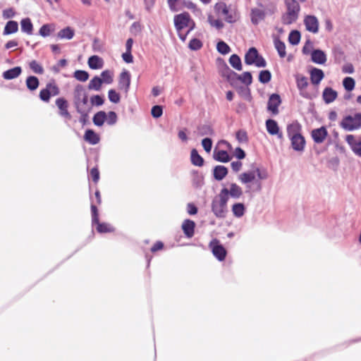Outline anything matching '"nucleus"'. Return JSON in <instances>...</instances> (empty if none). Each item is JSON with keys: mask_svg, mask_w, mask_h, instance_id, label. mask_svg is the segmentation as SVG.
<instances>
[{"mask_svg": "<svg viewBox=\"0 0 361 361\" xmlns=\"http://www.w3.org/2000/svg\"><path fill=\"white\" fill-rule=\"evenodd\" d=\"M267 178L268 173L265 169L261 170L252 164V169L240 174L238 180L246 185L245 192H259L262 188L260 180H265Z\"/></svg>", "mask_w": 361, "mask_h": 361, "instance_id": "nucleus-1", "label": "nucleus"}, {"mask_svg": "<svg viewBox=\"0 0 361 361\" xmlns=\"http://www.w3.org/2000/svg\"><path fill=\"white\" fill-rule=\"evenodd\" d=\"M257 4L258 7L250 11V20L255 25H257L267 16H271L276 11V4L270 0H257Z\"/></svg>", "mask_w": 361, "mask_h": 361, "instance_id": "nucleus-2", "label": "nucleus"}, {"mask_svg": "<svg viewBox=\"0 0 361 361\" xmlns=\"http://www.w3.org/2000/svg\"><path fill=\"white\" fill-rule=\"evenodd\" d=\"M226 190H221L212 202V212L216 218L224 219L228 213L227 202L228 200L226 197Z\"/></svg>", "mask_w": 361, "mask_h": 361, "instance_id": "nucleus-3", "label": "nucleus"}, {"mask_svg": "<svg viewBox=\"0 0 361 361\" xmlns=\"http://www.w3.org/2000/svg\"><path fill=\"white\" fill-rule=\"evenodd\" d=\"M190 23H191V17L187 12L174 16L175 27L179 38L183 42L186 39V35L183 32V30L187 28L190 25Z\"/></svg>", "mask_w": 361, "mask_h": 361, "instance_id": "nucleus-4", "label": "nucleus"}, {"mask_svg": "<svg viewBox=\"0 0 361 361\" xmlns=\"http://www.w3.org/2000/svg\"><path fill=\"white\" fill-rule=\"evenodd\" d=\"M214 11L217 15L224 16L225 21L228 23H233L238 18L235 11L231 9L226 3L222 1L217 2L214 5Z\"/></svg>", "mask_w": 361, "mask_h": 361, "instance_id": "nucleus-5", "label": "nucleus"}, {"mask_svg": "<svg viewBox=\"0 0 361 361\" xmlns=\"http://www.w3.org/2000/svg\"><path fill=\"white\" fill-rule=\"evenodd\" d=\"M341 127L347 131H353L361 128V113L347 115L340 123Z\"/></svg>", "mask_w": 361, "mask_h": 361, "instance_id": "nucleus-6", "label": "nucleus"}, {"mask_svg": "<svg viewBox=\"0 0 361 361\" xmlns=\"http://www.w3.org/2000/svg\"><path fill=\"white\" fill-rule=\"evenodd\" d=\"M73 102L77 109L89 108L87 106L88 96L82 85H77L73 92Z\"/></svg>", "mask_w": 361, "mask_h": 361, "instance_id": "nucleus-7", "label": "nucleus"}, {"mask_svg": "<svg viewBox=\"0 0 361 361\" xmlns=\"http://www.w3.org/2000/svg\"><path fill=\"white\" fill-rule=\"evenodd\" d=\"M91 212L92 224L97 225L96 229L99 233H111L114 231V228L109 224L99 222L98 210L93 203L91 204Z\"/></svg>", "mask_w": 361, "mask_h": 361, "instance_id": "nucleus-8", "label": "nucleus"}, {"mask_svg": "<svg viewBox=\"0 0 361 361\" xmlns=\"http://www.w3.org/2000/svg\"><path fill=\"white\" fill-rule=\"evenodd\" d=\"M209 247L211 248L214 257L219 261H223L225 259L227 253L226 250L221 244H220L217 239H213L210 242Z\"/></svg>", "mask_w": 361, "mask_h": 361, "instance_id": "nucleus-9", "label": "nucleus"}, {"mask_svg": "<svg viewBox=\"0 0 361 361\" xmlns=\"http://www.w3.org/2000/svg\"><path fill=\"white\" fill-rule=\"evenodd\" d=\"M295 80L300 95L306 99H312V96L306 91V88L309 84L307 78L302 75H297L295 76Z\"/></svg>", "mask_w": 361, "mask_h": 361, "instance_id": "nucleus-10", "label": "nucleus"}, {"mask_svg": "<svg viewBox=\"0 0 361 361\" xmlns=\"http://www.w3.org/2000/svg\"><path fill=\"white\" fill-rule=\"evenodd\" d=\"M281 104V99L279 94H272L270 95L267 102V110L271 113L272 115L276 116L279 114V106Z\"/></svg>", "mask_w": 361, "mask_h": 361, "instance_id": "nucleus-11", "label": "nucleus"}, {"mask_svg": "<svg viewBox=\"0 0 361 361\" xmlns=\"http://www.w3.org/2000/svg\"><path fill=\"white\" fill-rule=\"evenodd\" d=\"M304 24L306 30L314 34L319 31V21L314 16H307L304 19Z\"/></svg>", "mask_w": 361, "mask_h": 361, "instance_id": "nucleus-12", "label": "nucleus"}, {"mask_svg": "<svg viewBox=\"0 0 361 361\" xmlns=\"http://www.w3.org/2000/svg\"><path fill=\"white\" fill-rule=\"evenodd\" d=\"M130 85V74L128 71H123L119 75L118 87L128 93Z\"/></svg>", "mask_w": 361, "mask_h": 361, "instance_id": "nucleus-13", "label": "nucleus"}, {"mask_svg": "<svg viewBox=\"0 0 361 361\" xmlns=\"http://www.w3.org/2000/svg\"><path fill=\"white\" fill-rule=\"evenodd\" d=\"M267 132L271 135H276L280 140L283 138L282 132L280 131L277 122L273 119H268L266 121Z\"/></svg>", "mask_w": 361, "mask_h": 361, "instance_id": "nucleus-14", "label": "nucleus"}, {"mask_svg": "<svg viewBox=\"0 0 361 361\" xmlns=\"http://www.w3.org/2000/svg\"><path fill=\"white\" fill-rule=\"evenodd\" d=\"M290 140V144L292 148L299 152H302L305 149V139L301 135L298 136H294L293 137L289 138Z\"/></svg>", "mask_w": 361, "mask_h": 361, "instance_id": "nucleus-15", "label": "nucleus"}, {"mask_svg": "<svg viewBox=\"0 0 361 361\" xmlns=\"http://www.w3.org/2000/svg\"><path fill=\"white\" fill-rule=\"evenodd\" d=\"M221 190L226 191V197L228 200L229 199V195L234 199H238L243 195L242 188L236 183H231L229 190L224 188L221 189Z\"/></svg>", "mask_w": 361, "mask_h": 361, "instance_id": "nucleus-16", "label": "nucleus"}, {"mask_svg": "<svg viewBox=\"0 0 361 361\" xmlns=\"http://www.w3.org/2000/svg\"><path fill=\"white\" fill-rule=\"evenodd\" d=\"M312 137L314 142L322 143L326 139L328 133L325 127L322 126L319 128L314 129L312 131Z\"/></svg>", "mask_w": 361, "mask_h": 361, "instance_id": "nucleus-17", "label": "nucleus"}, {"mask_svg": "<svg viewBox=\"0 0 361 361\" xmlns=\"http://www.w3.org/2000/svg\"><path fill=\"white\" fill-rule=\"evenodd\" d=\"M310 80L312 85H318L324 78V71L317 68H312L310 71Z\"/></svg>", "mask_w": 361, "mask_h": 361, "instance_id": "nucleus-18", "label": "nucleus"}, {"mask_svg": "<svg viewBox=\"0 0 361 361\" xmlns=\"http://www.w3.org/2000/svg\"><path fill=\"white\" fill-rule=\"evenodd\" d=\"M56 105L59 109V114L65 118L70 119L71 118L68 111V102L63 97L58 98L56 100Z\"/></svg>", "mask_w": 361, "mask_h": 361, "instance_id": "nucleus-19", "label": "nucleus"}, {"mask_svg": "<svg viewBox=\"0 0 361 361\" xmlns=\"http://www.w3.org/2000/svg\"><path fill=\"white\" fill-rule=\"evenodd\" d=\"M287 135L288 138L294 136L301 135L302 126L298 121H294L287 126Z\"/></svg>", "mask_w": 361, "mask_h": 361, "instance_id": "nucleus-20", "label": "nucleus"}, {"mask_svg": "<svg viewBox=\"0 0 361 361\" xmlns=\"http://www.w3.org/2000/svg\"><path fill=\"white\" fill-rule=\"evenodd\" d=\"M312 61L317 64H324L326 61V55L321 49H314L311 53Z\"/></svg>", "mask_w": 361, "mask_h": 361, "instance_id": "nucleus-21", "label": "nucleus"}, {"mask_svg": "<svg viewBox=\"0 0 361 361\" xmlns=\"http://www.w3.org/2000/svg\"><path fill=\"white\" fill-rule=\"evenodd\" d=\"M338 94L336 90L330 87L324 88L322 97L326 104H330L333 102L337 98Z\"/></svg>", "mask_w": 361, "mask_h": 361, "instance_id": "nucleus-22", "label": "nucleus"}, {"mask_svg": "<svg viewBox=\"0 0 361 361\" xmlns=\"http://www.w3.org/2000/svg\"><path fill=\"white\" fill-rule=\"evenodd\" d=\"M195 227V222L190 219H185L182 224V229L188 238H192L194 235Z\"/></svg>", "mask_w": 361, "mask_h": 361, "instance_id": "nucleus-23", "label": "nucleus"}, {"mask_svg": "<svg viewBox=\"0 0 361 361\" xmlns=\"http://www.w3.org/2000/svg\"><path fill=\"white\" fill-rule=\"evenodd\" d=\"M213 158L219 162L226 163L231 160V157L226 150L214 149Z\"/></svg>", "mask_w": 361, "mask_h": 361, "instance_id": "nucleus-24", "label": "nucleus"}, {"mask_svg": "<svg viewBox=\"0 0 361 361\" xmlns=\"http://www.w3.org/2000/svg\"><path fill=\"white\" fill-rule=\"evenodd\" d=\"M22 73V68L20 66H16L13 68L4 71L2 74L5 80H13L17 78Z\"/></svg>", "mask_w": 361, "mask_h": 361, "instance_id": "nucleus-25", "label": "nucleus"}, {"mask_svg": "<svg viewBox=\"0 0 361 361\" xmlns=\"http://www.w3.org/2000/svg\"><path fill=\"white\" fill-rule=\"evenodd\" d=\"M87 63L91 69L96 70L103 67L104 61L99 56L93 55L88 59Z\"/></svg>", "mask_w": 361, "mask_h": 361, "instance_id": "nucleus-26", "label": "nucleus"}, {"mask_svg": "<svg viewBox=\"0 0 361 361\" xmlns=\"http://www.w3.org/2000/svg\"><path fill=\"white\" fill-rule=\"evenodd\" d=\"M259 53L256 48L251 47L245 55V63L247 65H252L257 59Z\"/></svg>", "mask_w": 361, "mask_h": 361, "instance_id": "nucleus-27", "label": "nucleus"}, {"mask_svg": "<svg viewBox=\"0 0 361 361\" xmlns=\"http://www.w3.org/2000/svg\"><path fill=\"white\" fill-rule=\"evenodd\" d=\"M84 138L90 145H97L99 142V135L91 129H87L85 131Z\"/></svg>", "mask_w": 361, "mask_h": 361, "instance_id": "nucleus-28", "label": "nucleus"}, {"mask_svg": "<svg viewBox=\"0 0 361 361\" xmlns=\"http://www.w3.org/2000/svg\"><path fill=\"white\" fill-rule=\"evenodd\" d=\"M228 174V169L226 166L219 165L214 169V177L216 180H223Z\"/></svg>", "mask_w": 361, "mask_h": 361, "instance_id": "nucleus-29", "label": "nucleus"}, {"mask_svg": "<svg viewBox=\"0 0 361 361\" xmlns=\"http://www.w3.org/2000/svg\"><path fill=\"white\" fill-rule=\"evenodd\" d=\"M18 30V24L16 21L9 20L6 23L4 30V35H8L16 33Z\"/></svg>", "mask_w": 361, "mask_h": 361, "instance_id": "nucleus-30", "label": "nucleus"}, {"mask_svg": "<svg viewBox=\"0 0 361 361\" xmlns=\"http://www.w3.org/2000/svg\"><path fill=\"white\" fill-rule=\"evenodd\" d=\"M191 163L197 166H202L204 164L203 158L198 154L195 149H192L190 153Z\"/></svg>", "mask_w": 361, "mask_h": 361, "instance_id": "nucleus-31", "label": "nucleus"}, {"mask_svg": "<svg viewBox=\"0 0 361 361\" xmlns=\"http://www.w3.org/2000/svg\"><path fill=\"white\" fill-rule=\"evenodd\" d=\"M274 47L278 51L281 58H284L286 56V44L283 42L281 41L278 37L274 40Z\"/></svg>", "mask_w": 361, "mask_h": 361, "instance_id": "nucleus-32", "label": "nucleus"}, {"mask_svg": "<svg viewBox=\"0 0 361 361\" xmlns=\"http://www.w3.org/2000/svg\"><path fill=\"white\" fill-rule=\"evenodd\" d=\"M102 85L101 78L96 75L90 80L87 87L90 90L99 91L102 88Z\"/></svg>", "mask_w": 361, "mask_h": 361, "instance_id": "nucleus-33", "label": "nucleus"}, {"mask_svg": "<svg viewBox=\"0 0 361 361\" xmlns=\"http://www.w3.org/2000/svg\"><path fill=\"white\" fill-rule=\"evenodd\" d=\"M21 30L27 35H32L33 30V25L30 18H23L20 21Z\"/></svg>", "mask_w": 361, "mask_h": 361, "instance_id": "nucleus-34", "label": "nucleus"}, {"mask_svg": "<svg viewBox=\"0 0 361 361\" xmlns=\"http://www.w3.org/2000/svg\"><path fill=\"white\" fill-rule=\"evenodd\" d=\"M197 133L201 136L213 135L214 134L213 128L209 124H202L198 126Z\"/></svg>", "mask_w": 361, "mask_h": 361, "instance_id": "nucleus-35", "label": "nucleus"}, {"mask_svg": "<svg viewBox=\"0 0 361 361\" xmlns=\"http://www.w3.org/2000/svg\"><path fill=\"white\" fill-rule=\"evenodd\" d=\"M287 6V12L293 13L296 15L299 14L300 5L296 0H286Z\"/></svg>", "mask_w": 361, "mask_h": 361, "instance_id": "nucleus-36", "label": "nucleus"}, {"mask_svg": "<svg viewBox=\"0 0 361 361\" xmlns=\"http://www.w3.org/2000/svg\"><path fill=\"white\" fill-rule=\"evenodd\" d=\"M26 86L30 91H34L37 89L39 85L38 78L36 76H28L25 81Z\"/></svg>", "mask_w": 361, "mask_h": 361, "instance_id": "nucleus-37", "label": "nucleus"}, {"mask_svg": "<svg viewBox=\"0 0 361 361\" xmlns=\"http://www.w3.org/2000/svg\"><path fill=\"white\" fill-rule=\"evenodd\" d=\"M245 212V207L243 203H235L232 206V212L237 218L242 217Z\"/></svg>", "mask_w": 361, "mask_h": 361, "instance_id": "nucleus-38", "label": "nucleus"}, {"mask_svg": "<svg viewBox=\"0 0 361 361\" xmlns=\"http://www.w3.org/2000/svg\"><path fill=\"white\" fill-rule=\"evenodd\" d=\"M192 183L195 188H200L204 184L203 176L197 171H194L192 173Z\"/></svg>", "mask_w": 361, "mask_h": 361, "instance_id": "nucleus-39", "label": "nucleus"}, {"mask_svg": "<svg viewBox=\"0 0 361 361\" xmlns=\"http://www.w3.org/2000/svg\"><path fill=\"white\" fill-rule=\"evenodd\" d=\"M106 118V114L105 111H100L96 113L93 117V123L97 126H102Z\"/></svg>", "mask_w": 361, "mask_h": 361, "instance_id": "nucleus-40", "label": "nucleus"}, {"mask_svg": "<svg viewBox=\"0 0 361 361\" xmlns=\"http://www.w3.org/2000/svg\"><path fill=\"white\" fill-rule=\"evenodd\" d=\"M235 78L245 85H250L252 82V74L248 71L244 72L241 75L237 74V76H235Z\"/></svg>", "mask_w": 361, "mask_h": 361, "instance_id": "nucleus-41", "label": "nucleus"}, {"mask_svg": "<svg viewBox=\"0 0 361 361\" xmlns=\"http://www.w3.org/2000/svg\"><path fill=\"white\" fill-rule=\"evenodd\" d=\"M101 80L102 84H111L114 81V73L110 70H105L101 73Z\"/></svg>", "mask_w": 361, "mask_h": 361, "instance_id": "nucleus-42", "label": "nucleus"}, {"mask_svg": "<svg viewBox=\"0 0 361 361\" xmlns=\"http://www.w3.org/2000/svg\"><path fill=\"white\" fill-rule=\"evenodd\" d=\"M74 36V30L70 27L62 29L58 33V37L61 39H71Z\"/></svg>", "mask_w": 361, "mask_h": 361, "instance_id": "nucleus-43", "label": "nucleus"}, {"mask_svg": "<svg viewBox=\"0 0 361 361\" xmlns=\"http://www.w3.org/2000/svg\"><path fill=\"white\" fill-rule=\"evenodd\" d=\"M231 66L237 71L242 70V63L240 58L237 54H232L229 59Z\"/></svg>", "mask_w": 361, "mask_h": 361, "instance_id": "nucleus-44", "label": "nucleus"}, {"mask_svg": "<svg viewBox=\"0 0 361 361\" xmlns=\"http://www.w3.org/2000/svg\"><path fill=\"white\" fill-rule=\"evenodd\" d=\"M54 31V25L52 24H44L43 25L39 30V34L43 37H46L50 35V34Z\"/></svg>", "mask_w": 361, "mask_h": 361, "instance_id": "nucleus-45", "label": "nucleus"}, {"mask_svg": "<svg viewBox=\"0 0 361 361\" xmlns=\"http://www.w3.org/2000/svg\"><path fill=\"white\" fill-rule=\"evenodd\" d=\"M298 15L293 13L286 12L282 16V22L286 25H290L298 19Z\"/></svg>", "mask_w": 361, "mask_h": 361, "instance_id": "nucleus-46", "label": "nucleus"}, {"mask_svg": "<svg viewBox=\"0 0 361 361\" xmlns=\"http://www.w3.org/2000/svg\"><path fill=\"white\" fill-rule=\"evenodd\" d=\"M300 32L298 30H292L288 36V41L293 45H297L300 40Z\"/></svg>", "mask_w": 361, "mask_h": 361, "instance_id": "nucleus-47", "label": "nucleus"}, {"mask_svg": "<svg viewBox=\"0 0 361 361\" xmlns=\"http://www.w3.org/2000/svg\"><path fill=\"white\" fill-rule=\"evenodd\" d=\"M29 67L35 73L42 74L44 73L42 66L35 60H32L29 63Z\"/></svg>", "mask_w": 361, "mask_h": 361, "instance_id": "nucleus-48", "label": "nucleus"}, {"mask_svg": "<svg viewBox=\"0 0 361 361\" xmlns=\"http://www.w3.org/2000/svg\"><path fill=\"white\" fill-rule=\"evenodd\" d=\"M73 77L78 81L85 82L89 78V73L85 71L77 70L74 72Z\"/></svg>", "mask_w": 361, "mask_h": 361, "instance_id": "nucleus-49", "label": "nucleus"}, {"mask_svg": "<svg viewBox=\"0 0 361 361\" xmlns=\"http://www.w3.org/2000/svg\"><path fill=\"white\" fill-rule=\"evenodd\" d=\"M271 74L268 70L261 71L259 74V80L263 84H266L271 80Z\"/></svg>", "mask_w": 361, "mask_h": 361, "instance_id": "nucleus-50", "label": "nucleus"}, {"mask_svg": "<svg viewBox=\"0 0 361 361\" xmlns=\"http://www.w3.org/2000/svg\"><path fill=\"white\" fill-rule=\"evenodd\" d=\"M46 87L49 91L51 96H56V95L59 94V93H60V90H59V87L56 85L54 80L48 82L46 85Z\"/></svg>", "mask_w": 361, "mask_h": 361, "instance_id": "nucleus-51", "label": "nucleus"}, {"mask_svg": "<svg viewBox=\"0 0 361 361\" xmlns=\"http://www.w3.org/2000/svg\"><path fill=\"white\" fill-rule=\"evenodd\" d=\"M343 85L347 91H352L355 88V81L351 77H346L343 80Z\"/></svg>", "mask_w": 361, "mask_h": 361, "instance_id": "nucleus-52", "label": "nucleus"}, {"mask_svg": "<svg viewBox=\"0 0 361 361\" xmlns=\"http://www.w3.org/2000/svg\"><path fill=\"white\" fill-rule=\"evenodd\" d=\"M216 49L221 54H227L231 51V48L224 41H220L217 43Z\"/></svg>", "mask_w": 361, "mask_h": 361, "instance_id": "nucleus-53", "label": "nucleus"}, {"mask_svg": "<svg viewBox=\"0 0 361 361\" xmlns=\"http://www.w3.org/2000/svg\"><path fill=\"white\" fill-rule=\"evenodd\" d=\"M90 108L80 109H77V112L80 114V122L85 125L87 122L88 118V114L90 112Z\"/></svg>", "mask_w": 361, "mask_h": 361, "instance_id": "nucleus-54", "label": "nucleus"}, {"mask_svg": "<svg viewBox=\"0 0 361 361\" xmlns=\"http://www.w3.org/2000/svg\"><path fill=\"white\" fill-rule=\"evenodd\" d=\"M169 7L172 11H177L180 5L185 3V0H167Z\"/></svg>", "mask_w": 361, "mask_h": 361, "instance_id": "nucleus-55", "label": "nucleus"}, {"mask_svg": "<svg viewBox=\"0 0 361 361\" xmlns=\"http://www.w3.org/2000/svg\"><path fill=\"white\" fill-rule=\"evenodd\" d=\"M108 97L110 102L114 104H118L120 102L121 97L118 93L116 90L111 89L108 92Z\"/></svg>", "mask_w": 361, "mask_h": 361, "instance_id": "nucleus-56", "label": "nucleus"}, {"mask_svg": "<svg viewBox=\"0 0 361 361\" xmlns=\"http://www.w3.org/2000/svg\"><path fill=\"white\" fill-rule=\"evenodd\" d=\"M222 75L230 80L235 78V76H237V73L226 65L224 68L222 70Z\"/></svg>", "mask_w": 361, "mask_h": 361, "instance_id": "nucleus-57", "label": "nucleus"}, {"mask_svg": "<svg viewBox=\"0 0 361 361\" xmlns=\"http://www.w3.org/2000/svg\"><path fill=\"white\" fill-rule=\"evenodd\" d=\"M118 120L117 114L114 111H109L108 114H106V121L108 125L113 126L114 125Z\"/></svg>", "mask_w": 361, "mask_h": 361, "instance_id": "nucleus-58", "label": "nucleus"}, {"mask_svg": "<svg viewBox=\"0 0 361 361\" xmlns=\"http://www.w3.org/2000/svg\"><path fill=\"white\" fill-rule=\"evenodd\" d=\"M202 47V42L200 39H196V38L192 39L190 41L189 44H188V47L191 50H195V51L199 50Z\"/></svg>", "mask_w": 361, "mask_h": 361, "instance_id": "nucleus-59", "label": "nucleus"}, {"mask_svg": "<svg viewBox=\"0 0 361 361\" xmlns=\"http://www.w3.org/2000/svg\"><path fill=\"white\" fill-rule=\"evenodd\" d=\"M236 139L239 142H247L248 141V137L246 131L244 130L237 131Z\"/></svg>", "mask_w": 361, "mask_h": 361, "instance_id": "nucleus-60", "label": "nucleus"}, {"mask_svg": "<svg viewBox=\"0 0 361 361\" xmlns=\"http://www.w3.org/2000/svg\"><path fill=\"white\" fill-rule=\"evenodd\" d=\"M151 114L154 118H158L161 117L163 114L162 107L159 105L154 106L152 108Z\"/></svg>", "mask_w": 361, "mask_h": 361, "instance_id": "nucleus-61", "label": "nucleus"}, {"mask_svg": "<svg viewBox=\"0 0 361 361\" xmlns=\"http://www.w3.org/2000/svg\"><path fill=\"white\" fill-rule=\"evenodd\" d=\"M90 102L92 105L99 106L104 104V99L100 95H94L90 98Z\"/></svg>", "mask_w": 361, "mask_h": 361, "instance_id": "nucleus-62", "label": "nucleus"}, {"mask_svg": "<svg viewBox=\"0 0 361 361\" xmlns=\"http://www.w3.org/2000/svg\"><path fill=\"white\" fill-rule=\"evenodd\" d=\"M208 22L209 23V24L212 26L215 27L216 28H217L219 30L221 29L224 27V23H223V22L221 20L213 19L212 18V16H209Z\"/></svg>", "mask_w": 361, "mask_h": 361, "instance_id": "nucleus-63", "label": "nucleus"}, {"mask_svg": "<svg viewBox=\"0 0 361 361\" xmlns=\"http://www.w3.org/2000/svg\"><path fill=\"white\" fill-rule=\"evenodd\" d=\"M51 97V96L50 95L49 91L47 90V87L41 90V91L39 92V98L43 102H48Z\"/></svg>", "mask_w": 361, "mask_h": 361, "instance_id": "nucleus-64", "label": "nucleus"}]
</instances>
